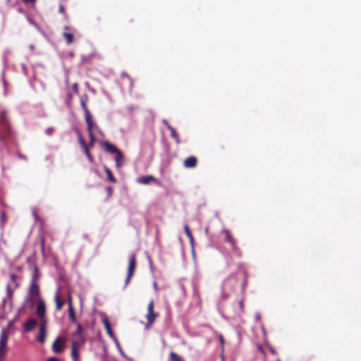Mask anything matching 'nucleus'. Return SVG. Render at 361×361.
Listing matches in <instances>:
<instances>
[{"mask_svg":"<svg viewBox=\"0 0 361 361\" xmlns=\"http://www.w3.org/2000/svg\"><path fill=\"white\" fill-rule=\"evenodd\" d=\"M12 130L8 111L4 110L0 114V140L6 141L11 135Z\"/></svg>","mask_w":361,"mask_h":361,"instance_id":"1","label":"nucleus"},{"mask_svg":"<svg viewBox=\"0 0 361 361\" xmlns=\"http://www.w3.org/2000/svg\"><path fill=\"white\" fill-rule=\"evenodd\" d=\"M222 233L224 234V241L231 245V250L238 257H241L242 252L237 245V241L228 229H224Z\"/></svg>","mask_w":361,"mask_h":361,"instance_id":"2","label":"nucleus"},{"mask_svg":"<svg viewBox=\"0 0 361 361\" xmlns=\"http://www.w3.org/2000/svg\"><path fill=\"white\" fill-rule=\"evenodd\" d=\"M28 298L29 301L34 303L39 299H42L40 297V288L39 284L36 282L35 277H32L30 285L28 288Z\"/></svg>","mask_w":361,"mask_h":361,"instance_id":"3","label":"nucleus"},{"mask_svg":"<svg viewBox=\"0 0 361 361\" xmlns=\"http://www.w3.org/2000/svg\"><path fill=\"white\" fill-rule=\"evenodd\" d=\"M158 317L159 314L154 312V300H151L147 306V314L145 316L147 321L145 328L149 329Z\"/></svg>","mask_w":361,"mask_h":361,"instance_id":"4","label":"nucleus"},{"mask_svg":"<svg viewBox=\"0 0 361 361\" xmlns=\"http://www.w3.org/2000/svg\"><path fill=\"white\" fill-rule=\"evenodd\" d=\"M8 331L3 329L0 334V360L4 357L7 352V342L8 340Z\"/></svg>","mask_w":361,"mask_h":361,"instance_id":"5","label":"nucleus"},{"mask_svg":"<svg viewBox=\"0 0 361 361\" xmlns=\"http://www.w3.org/2000/svg\"><path fill=\"white\" fill-rule=\"evenodd\" d=\"M136 264H137L136 255L135 254H133L130 256V260H129L128 274H127V276H126V279L125 281V286H126L129 283L131 278L133 277V276L135 273V271Z\"/></svg>","mask_w":361,"mask_h":361,"instance_id":"6","label":"nucleus"},{"mask_svg":"<svg viewBox=\"0 0 361 361\" xmlns=\"http://www.w3.org/2000/svg\"><path fill=\"white\" fill-rule=\"evenodd\" d=\"M66 338L58 337L52 344V350L55 353H61L64 350Z\"/></svg>","mask_w":361,"mask_h":361,"instance_id":"7","label":"nucleus"},{"mask_svg":"<svg viewBox=\"0 0 361 361\" xmlns=\"http://www.w3.org/2000/svg\"><path fill=\"white\" fill-rule=\"evenodd\" d=\"M83 345L75 341L72 342L71 356L73 361H79V350Z\"/></svg>","mask_w":361,"mask_h":361,"instance_id":"8","label":"nucleus"},{"mask_svg":"<svg viewBox=\"0 0 361 361\" xmlns=\"http://www.w3.org/2000/svg\"><path fill=\"white\" fill-rule=\"evenodd\" d=\"M36 314L41 319H43L45 317L46 305H45V302L43 299H39L37 300V307H36Z\"/></svg>","mask_w":361,"mask_h":361,"instance_id":"9","label":"nucleus"},{"mask_svg":"<svg viewBox=\"0 0 361 361\" xmlns=\"http://www.w3.org/2000/svg\"><path fill=\"white\" fill-rule=\"evenodd\" d=\"M197 159L194 156L186 158L183 161V166L186 169L195 168L197 166Z\"/></svg>","mask_w":361,"mask_h":361,"instance_id":"10","label":"nucleus"},{"mask_svg":"<svg viewBox=\"0 0 361 361\" xmlns=\"http://www.w3.org/2000/svg\"><path fill=\"white\" fill-rule=\"evenodd\" d=\"M102 145L104 146L105 151L111 154H116L119 151L115 145L111 144L108 141H104L102 142Z\"/></svg>","mask_w":361,"mask_h":361,"instance_id":"11","label":"nucleus"},{"mask_svg":"<svg viewBox=\"0 0 361 361\" xmlns=\"http://www.w3.org/2000/svg\"><path fill=\"white\" fill-rule=\"evenodd\" d=\"M152 181L158 183V180L152 175L141 176L137 179V182L139 183L144 185H147L150 183Z\"/></svg>","mask_w":361,"mask_h":361,"instance_id":"12","label":"nucleus"},{"mask_svg":"<svg viewBox=\"0 0 361 361\" xmlns=\"http://www.w3.org/2000/svg\"><path fill=\"white\" fill-rule=\"evenodd\" d=\"M102 322H103V324H104V328L106 331V333L107 334L112 338H115V336H114V331L111 327V324H110V322L109 321V319L108 317H104L103 319H102Z\"/></svg>","mask_w":361,"mask_h":361,"instance_id":"13","label":"nucleus"},{"mask_svg":"<svg viewBox=\"0 0 361 361\" xmlns=\"http://www.w3.org/2000/svg\"><path fill=\"white\" fill-rule=\"evenodd\" d=\"M37 325V321L34 319H29L24 323V330L27 332L32 331Z\"/></svg>","mask_w":361,"mask_h":361,"instance_id":"14","label":"nucleus"},{"mask_svg":"<svg viewBox=\"0 0 361 361\" xmlns=\"http://www.w3.org/2000/svg\"><path fill=\"white\" fill-rule=\"evenodd\" d=\"M163 123L167 127V128L170 130L171 137L176 140L177 143L180 142L179 136L176 133V130L167 122L166 120H163Z\"/></svg>","mask_w":361,"mask_h":361,"instance_id":"15","label":"nucleus"},{"mask_svg":"<svg viewBox=\"0 0 361 361\" xmlns=\"http://www.w3.org/2000/svg\"><path fill=\"white\" fill-rule=\"evenodd\" d=\"M82 326L81 324H78V326H77V329H76V331L75 332L74 334V336H78V338H79V341L78 342H80L81 344H85L86 340H85V336H83L82 334Z\"/></svg>","mask_w":361,"mask_h":361,"instance_id":"16","label":"nucleus"},{"mask_svg":"<svg viewBox=\"0 0 361 361\" xmlns=\"http://www.w3.org/2000/svg\"><path fill=\"white\" fill-rule=\"evenodd\" d=\"M68 314H69V317H70V319L71 320V322H75L76 317H75V310H74V308H73V304L71 302V296L69 297V300H68Z\"/></svg>","mask_w":361,"mask_h":361,"instance_id":"17","label":"nucleus"},{"mask_svg":"<svg viewBox=\"0 0 361 361\" xmlns=\"http://www.w3.org/2000/svg\"><path fill=\"white\" fill-rule=\"evenodd\" d=\"M85 121L87 124V132L88 133H93V126H94V122L92 120V117L91 114H87V115H85Z\"/></svg>","mask_w":361,"mask_h":361,"instance_id":"18","label":"nucleus"},{"mask_svg":"<svg viewBox=\"0 0 361 361\" xmlns=\"http://www.w3.org/2000/svg\"><path fill=\"white\" fill-rule=\"evenodd\" d=\"M124 159L123 154L121 150L118 151V152L116 153V157L115 159L116 161V168L119 169L122 166V162Z\"/></svg>","mask_w":361,"mask_h":361,"instance_id":"19","label":"nucleus"},{"mask_svg":"<svg viewBox=\"0 0 361 361\" xmlns=\"http://www.w3.org/2000/svg\"><path fill=\"white\" fill-rule=\"evenodd\" d=\"M55 301H56V308L57 310H61L63 306L64 305V300L61 299L59 294H56L55 295Z\"/></svg>","mask_w":361,"mask_h":361,"instance_id":"20","label":"nucleus"},{"mask_svg":"<svg viewBox=\"0 0 361 361\" xmlns=\"http://www.w3.org/2000/svg\"><path fill=\"white\" fill-rule=\"evenodd\" d=\"M64 39L66 40L67 44H71L74 41V35L72 33L68 32H63L62 34Z\"/></svg>","mask_w":361,"mask_h":361,"instance_id":"21","label":"nucleus"},{"mask_svg":"<svg viewBox=\"0 0 361 361\" xmlns=\"http://www.w3.org/2000/svg\"><path fill=\"white\" fill-rule=\"evenodd\" d=\"M104 171L106 172L107 178L109 181L114 183L117 182L116 179L113 175L112 171L107 166H104Z\"/></svg>","mask_w":361,"mask_h":361,"instance_id":"22","label":"nucleus"},{"mask_svg":"<svg viewBox=\"0 0 361 361\" xmlns=\"http://www.w3.org/2000/svg\"><path fill=\"white\" fill-rule=\"evenodd\" d=\"M46 337H47L46 330H44L43 327L39 328V336L37 338L38 341L40 343H44L45 340H46Z\"/></svg>","mask_w":361,"mask_h":361,"instance_id":"23","label":"nucleus"},{"mask_svg":"<svg viewBox=\"0 0 361 361\" xmlns=\"http://www.w3.org/2000/svg\"><path fill=\"white\" fill-rule=\"evenodd\" d=\"M168 361H183V359L182 358L181 356L178 355L176 353L171 352L169 353V357Z\"/></svg>","mask_w":361,"mask_h":361,"instance_id":"24","label":"nucleus"},{"mask_svg":"<svg viewBox=\"0 0 361 361\" xmlns=\"http://www.w3.org/2000/svg\"><path fill=\"white\" fill-rule=\"evenodd\" d=\"M184 230H185V233L187 235V237L188 238L191 244H193L194 243V238H193V236H192V232L190 229V227L188 225L185 224L184 226Z\"/></svg>","mask_w":361,"mask_h":361,"instance_id":"25","label":"nucleus"},{"mask_svg":"<svg viewBox=\"0 0 361 361\" xmlns=\"http://www.w3.org/2000/svg\"><path fill=\"white\" fill-rule=\"evenodd\" d=\"M87 99V96L85 97V99L83 98L80 99V105H81L82 109L84 110L85 115H87V114H91L90 110L88 109V108L86 105Z\"/></svg>","mask_w":361,"mask_h":361,"instance_id":"26","label":"nucleus"},{"mask_svg":"<svg viewBox=\"0 0 361 361\" xmlns=\"http://www.w3.org/2000/svg\"><path fill=\"white\" fill-rule=\"evenodd\" d=\"M73 101V94L71 91H68L66 93V98L65 100L66 104L68 106H71Z\"/></svg>","mask_w":361,"mask_h":361,"instance_id":"27","label":"nucleus"},{"mask_svg":"<svg viewBox=\"0 0 361 361\" xmlns=\"http://www.w3.org/2000/svg\"><path fill=\"white\" fill-rule=\"evenodd\" d=\"M78 134L79 142H80L81 147H82L87 145V143H86L85 139L83 138L82 135L79 132L78 133Z\"/></svg>","mask_w":361,"mask_h":361,"instance_id":"28","label":"nucleus"},{"mask_svg":"<svg viewBox=\"0 0 361 361\" xmlns=\"http://www.w3.org/2000/svg\"><path fill=\"white\" fill-rule=\"evenodd\" d=\"M59 13L63 14L66 19H68V15L66 12L65 7L63 5H60L59 6Z\"/></svg>","mask_w":361,"mask_h":361,"instance_id":"29","label":"nucleus"},{"mask_svg":"<svg viewBox=\"0 0 361 361\" xmlns=\"http://www.w3.org/2000/svg\"><path fill=\"white\" fill-rule=\"evenodd\" d=\"M88 134H89V137H90V146L93 147L94 141H95V137L94 135V133H88Z\"/></svg>","mask_w":361,"mask_h":361,"instance_id":"30","label":"nucleus"},{"mask_svg":"<svg viewBox=\"0 0 361 361\" xmlns=\"http://www.w3.org/2000/svg\"><path fill=\"white\" fill-rule=\"evenodd\" d=\"M82 149L84 150V152L85 154H86V156H89L90 154H91L90 152V149H89V147L88 145H85L84 147H82Z\"/></svg>","mask_w":361,"mask_h":361,"instance_id":"31","label":"nucleus"},{"mask_svg":"<svg viewBox=\"0 0 361 361\" xmlns=\"http://www.w3.org/2000/svg\"><path fill=\"white\" fill-rule=\"evenodd\" d=\"M82 149L84 150V152L85 154H86V156H89L90 154H91L90 152V149H89V147L88 145H85L84 147H82Z\"/></svg>","mask_w":361,"mask_h":361,"instance_id":"32","label":"nucleus"},{"mask_svg":"<svg viewBox=\"0 0 361 361\" xmlns=\"http://www.w3.org/2000/svg\"><path fill=\"white\" fill-rule=\"evenodd\" d=\"M72 88H73V90L76 94H78V84L77 82H75L74 84H73Z\"/></svg>","mask_w":361,"mask_h":361,"instance_id":"33","label":"nucleus"},{"mask_svg":"<svg viewBox=\"0 0 361 361\" xmlns=\"http://www.w3.org/2000/svg\"><path fill=\"white\" fill-rule=\"evenodd\" d=\"M106 191H107V193H108V197H111L112 195V193H113V188L111 187V186H109L106 188Z\"/></svg>","mask_w":361,"mask_h":361,"instance_id":"34","label":"nucleus"},{"mask_svg":"<svg viewBox=\"0 0 361 361\" xmlns=\"http://www.w3.org/2000/svg\"><path fill=\"white\" fill-rule=\"evenodd\" d=\"M53 131H54V128L50 127V128H48L47 130H46V133L48 135H51L52 133H53Z\"/></svg>","mask_w":361,"mask_h":361,"instance_id":"35","label":"nucleus"},{"mask_svg":"<svg viewBox=\"0 0 361 361\" xmlns=\"http://www.w3.org/2000/svg\"><path fill=\"white\" fill-rule=\"evenodd\" d=\"M42 319V323L40 324V326L39 328H42L43 327L44 328V330H46V325H47V321L45 319Z\"/></svg>","mask_w":361,"mask_h":361,"instance_id":"36","label":"nucleus"},{"mask_svg":"<svg viewBox=\"0 0 361 361\" xmlns=\"http://www.w3.org/2000/svg\"><path fill=\"white\" fill-rule=\"evenodd\" d=\"M235 281V276L234 275H232V276H230L226 281H225V283L229 282L230 281Z\"/></svg>","mask_w":361,"mask_h":361,"instance_id":"37","label":"nucleus"},{"mask_svg":"<svg viewBox=\"0 0 361 361\" xmlns=\"http://www.w3.org/2000/svg\"><path fill=\"white\" fill-rule=\"evenodd\" d=\"M22 1L25 4H35L37 1V0H22Z\"/></svg>","mask_w":361,"mask_h":361,"instance_id":"38","label":"nucleus"},{"mask_svg":"<svg viewBox=\"0 0 361 361\" xmlns=\"http://www.w3.org/2000/svg\"><path fill=\"white\" fill-rule=\"evenodd\" d=\"M153 288H154V290H155L156 292H157V291L159 290L158 284H157V282L156 281H154L153 282Z\"/></svg>","mask_w":361,"mask_h":361,"instance_id":"39","label":"nucleus"},{"mask_svg":"<svg viewBox=\"0 0 361 361\" xmlns=\"http://www.w3.org/2000/svg\"><path fill=\"white\" fill-rule=\"evenodd\" d=\"M219 341H220L221 345L222 346V348H224V336L222 335L219 336Z\"/></svg>","mask_w":361,"mask_h":361,"instance_id":"40","label":"nucleus"},{"mask_svg":"<svg viewBox=\"0 0 361 361\" xmlns=\"http://www.w3.org/2000/svg\"><path fill=\"white\" fill-rule=\"evenodd\" d=\"M47 361H60V360L56 357H50L47 358Z\"/></svg>","mask_w":361,"mask_h":361,"instance_id":"41","label":"nucleus"},{"mask_svg":"<svg viewBox=\"0 0 361 361\" xmlns=\"http://www.w3.org/2000/svg\"><path fill=\"white\" fill-rule=\"evenodd\" d=\"M10 279H11V280L13 282H15V281H16V279H17V276H16V274H11V275H10Z\"/></svg>","mask_w":361,"mask_h":361,"instance_id":"42","label":"nucleus"},{"mask_svg":"<svg viewBox=\"0 0 361 361\" xmlns=\"http://www.w3.org/2000/svg\"><path fill=\"white\" fill-rule=\"evenodd\" d=\"M32 277H35L36 279V281L37 280V278H38V269L37 267H35V274Z\"/></svg>","mask_w":361,"mask_h":361,"instance_id":"43","label":"nucleus"},{"mask_svg":"<svg viewBox=\"0 0 361 361\" xmlns=\"http://www.w3.org/2000/svg\"><path fill=\"white\" fill-rule=\"evenodd\" d=\"M88 160L90 161V162H92L93 161V157L92 156V154H90L89 156H87Z\"/></svg>","mask_w":361,"mask_h":361,"instance_id":"44","label":"nucleus"},{"mask_svg":"<svg viewBox=\"0 0 361 361\" xmlns=\"http://www.w3.org/2000/svg\"><path fill=\"white\" fill-rule=\"evenodd\" d=\"M88 160L90 161V162H92L93 161V157L92 156V154H90L89 156H87Z\"/></svg>","mask_w":361,"mask_h":361,"instance_id":"45","label":"nucleus"},{"mask_svg":"<svg viewBox=\"0 0 361 361\" xmlns=\"http://www.w3.org/2000/svg\"><path fill=\"white\" fill-rule=\"evenodd\" d=\"M269 351H270V352H271V354H273V355H275V354L276 353V350H275L274 348H269Z\"/></svg>","mask_w":361,"mask_h":361,"instance_id":"46","label":"nucleus"},{"mask_svg":"<svg viewBox=\"0 0 361 361\" xmlns=\"http://www.w3.org/2000/svg\"><path fill=\"white\" fill-rule=\"evenodd\" d=\"M30 49L32 51H33V50L35 49V45H33V44L30 45Z\"/></svg>","mask_w":361,"mask_h":361,"instance_id":"47","label":"nucleus"},{"mask_svg":"<svg viewBox=\"0 0 361 361\" xmlns=\"http://www.w3.org/2000/svg\"><path fill=\"white\" fill-rule=\"evenodd\" d=\"M257 348L259 351L262 352V347L261 345H259Z\"/></svg>","mask_w":361,"mask_h":361,"instance_id":"48","label":"nucleus"},{"mask_svg":"<svg viewBox=\"0 0 361 361\" xmlns=\"http://www.w3.org/2000/svg\"><path fill=\"white\" fill-rule=\"evenodd\" d=\"M70 30L69 27H68V26L64 27V30Z\"/></svg>","mask_w":361,"mask_h":361,"instance_id":"49","label":"nucleus"},{"mask_svg":"<svg viewBox=\"0 0 361 361\" xmlns=\"http://www.w3.org/2000/svg\"><path fill=\"white\" fill-rule=\"evenodd\" d=\"M240 307H243V302L242 300L240 302Z\"/></svg>","mask_w":361,"mask_h":361,"instance_id":"50","label":"nucleus"},{"mask_svg":"<svg viewBox=\"0 0 361 361\" xmlns=\"http://www.w3.org/2000/svg\"><path fill=\"white\" fill-rule=\"evenodd\" d=\"M1 217H2V218H4V217H5V213H4V212H3V213L1 214Z\"/></svg>","mask_w":361,"mask_h":361,"instance_id":"51","label":"nucleus"},{"mask_svg":"<svg viewBox=\"0 0 361 361\" xmlns=\"http://www.w3.org/2000/svg\"><path fill=\"white\" fill-rule=\"evenodd\" d=\"M276 361H281V360L279 359V360H277Z\"/></svg>","mask_w":361,"mask_h":361,"instance_id":"52","label":"nucleus"}]
</instances>
